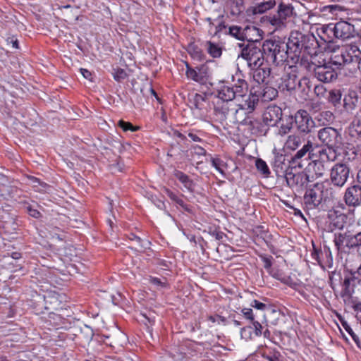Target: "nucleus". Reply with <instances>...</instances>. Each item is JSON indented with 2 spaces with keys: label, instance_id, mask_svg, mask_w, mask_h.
Segmentation results:
<instances>
[{
  "label": "nucleus",
  "instance_id": "nucleus-1",
  "mask_svg": "<svg viewBox=\"0 0 361 361\" xmlns=\"http://www.w3.org/2000/svg\"><path fill=\"white\" fill-rule=\"evenodd\" d=\"M334 243L340 255H349L361 248V231L353 233L349 230L334 233Z\"/></svg>",
  "mask_w": 361,
  "mask_h": 361
},
{
  "label": "nucleus",
  "instance_id": "nucleus-2",
  "mask_svg": "<svg viewBox=\"0 0 361 361\" xmlns=\"http://www.w3.org/2000/svg\"><path fill=\"white\" fill-rule=\"evenodd\" d=\"M262 48L266 60L277 66L290 58L286 42L280 39L265 40L263 42Z\"/></svg>",
  "mask_w": 361,
  "mask_h": 361
},
{
  "label": "nucleus",
  "instance_id": "nucleus-3",
  "mask_svg": "<svg viewBox=\"0 0 361 361\" xmlns=\"http://www.w3.org/2000/svg\"><path fill=\"white\" fill-rule=\"evenodd\" d=\"M238 46L241 48L238 58L244 59L248 68H257L264 65L265 56L263 48H260L254 43H239Z\"/></svg>",
  "mask_w": 361,
  "mask_h": 361
},
{
  "label": "nucleus",
  "instance_id": "nucleus-4",
  "mask_svg": "<svg viewBox=\"0 0 361 361\" xmlns=\"http://www.w3.org/2000/svg\"><path fill=\"white\" fill-rule=\"evenodd\" d=\"M332 189L324 190V185L323 183H316L312 187L307 189L304 195V203L308 209H314L318 207L323 200L328 198L327 194Z\"/></svg>",
  "mask_w": 361,
  "mask_h": 361
},
{
  "label": "nucleus",
  "instance_id": "nucleus-5",
  "mask_svg": "<svg viewBox=\"0 0 361 361\" xmlns=\"http://www.w3.org/2000/svg\"><path fill=\"white\" fill-rule=\"evenodd\" d=\"M318 138L320 142L327 146V152L335 157L336 150L341 145V135L340 133L332 127H325L318 132Z\"/></svg>",
  "mask_w": 361,
  "mask_h": 361
},
{
  "label": "nucleus",
  "instance_id": "nucleus-6",
  "mask_svg": "<svg viewBox=\"0 0 361 361\" xmlns=\"http://www.w3.org/2000/svg\"><path fill=\"white\" fill-rule=\"evenodd\" d=\"M294 13V8L290 4L281 2L277 7V11L273 14L266 16L267 21L276 28H281L285 26L288 20H289Z\"/></svg>",
  "mask_w": 361,
  "mask_h": 361
},
{
  "label": "nucleus",
  "instance_id": "nucleus-7",
  "mask_svg": "<svg viewBox=\"0 0 361 361\" xmlns=\"http://www.w3.org/2000/svg\"><path fill=\"white\" fill-rule=\"evenodd\" d=\"M297 69V66H288V70L286 71L285 74L281 78V87L283 90L292 91L295 90L298 86L300 87L302 85H305L308 89L310 88L307 78H298Z\"/></svg>",
  "mask_w": 361,
  "mask_h": 361
},
{
  "label": "nucleus",
  "instance_id": "nucleus-8",
  "mask_svg": "<svg viewBox=\"0 0 361 361\" xmlns=\"http://www.w3.org/2000/svg\"><path fill=\"white\" fill-rule=\"evenodd\" d=\"M285 178L289 187L298 191L303 190L309 182L313 181L314 176L306 171L294 173L290 170L286 171Z\"/></svg>",
  "mask_w": 361,
  "mask_h": 361
},
{
  "label": "nucleus",
  "instance_id": "nucleus-9",
  "mask_svg": "<svg viewBox=\"0 0 361 361\" xmlns=\"http://www.w3.org/2000/svg\"><path fill=\"white\" fill-rule=\"evenodd\" d=\"M288 49L290 54V58L292 61H298V59L303 58V43L302 33L298 31L290 32L288 42H286Z\"/></svg>",
  "mask_w": 361,
  "mask_h": 361
},
{
  "label": "nucleus",
  "instance_id": "nucleus-10",
  "mask_svg": "<svg viewBox=\"0 0 361 361\" xmlns=\"http://www.w3.org/2000/svg\"><path fill=\"white\" fill-rule=\"evenodd\" d=\"M297 130L303 135H307L314 127V122L310 114L303 109L298 110L293 116Z\"/></svg>",
  "mask_w": 361,
  "mask_h": 361
},
{
  "label": "nucleus",
  "instance_id": "nucleus-11",
  "mask_svg": "<svg viewBox=\"0 0 361 361\" xmlns=\"http://www.w3.org/2000/svg\"><path fill=\"white\" fill-rule=\"evenodd\" d=\"M350 169L345 164H336L330 171L331 183L336 187L342 188L347 182Z\"/></svg>",
  "mask_w": 361,
  "mask_h": 361
},
{
  "label": "nucleus",
  "instance_id": "nucleus-12",
  "mask_svg": "<svg viewBox=\"0 0 361 361\" xmlns=\"http://www.w3.org/2000/svg\"><path fill=\"white\" fill-rule=\"evenodd\" d=\"M335 157L328 154L326 149L320 151V160H316L308 164L306 172L314 176V180L322 177L326 171L324 160H333Z\"/></svg>",
  "mask_w": 361,
  "mask_h": 361
},
{
  "label": "nucleus",
  "instance_id": "nucleus-13",
  "mask_svg": "<svg viewBox=\"0 0 361 361\" xmlns=\"http://www.w3.org/2000/svg\"><path fill=\"white\" fill-rule=\"evenodd\" d=\"M259 97L256 94H247L245 97H240L239 100H235V110L240 111V116H245L247 114L253 112L258 104Z\"/></svg>",
  "mask_w": 361,
  "mask_h": 361
},
{
  "label": "nucleus",
  "instance_id": "nucleus-14",
  "mask_svg": "<svg viewBox=\"0 0 361 361\" xmlns=\"http://www.w3.org/2000/svg\"><path fill=\"white\" fill-rule=\"evenodd\" d=\"M234 122L247 126L252 134H258L262 131L261 130L262 124L259 120L249 116H240L238 110H235L234 113Z\"/></svg>",
  "mask_w": 361,
  "mask_h": 361
},
{
  "label": "nucleus",
  "instance_id": "nucleus-15",
  "mask_svg": "<svg viewBox=\"0 0 361 361\" xmlns=\"http://www.w3.org/2000/svg\"><path fill=\"white\" fill-rule=\"evenodd\" d=\"M219 32H223L238 40L244 41V26L237 25H228L220 23L215 27L214 34L217 35Z\"/></svg>",
  "mask_w": 361,
  "mask_h": 361
},
{
  "label": "nucleus",
  "instance_id": "nucleus-16",
  "mask_svg": "<svg viewBox=\"0 0 361 361\" xmlns=\"http://www.w3.org/2000/svg\"><path fill=\"white\" fill-rule=\"evenodd\" d=\"M334 28L336 39L342 41L349 39L355 35L354 25L347 21L341 20L334 23Z\"/></svg>",
  "mask_w": 361,
  "mask_h": 361
},
{
  "label": "nucleus",
  "instance_id": "nucleus-17",
  "mask_svg": "<svg viewBox=\"0 0 361 361\" xmlns=\"http://www.w3.org/2000/svg\"><path fill=\"white\" fill-rule=\"evenodd\" d=\"M344 201L348 207H356L361 204V186L354 185L348 187L344 194Z\"/></svg>",
  "mask_w": 361,
  "mask_h": 361
},
{
  "label": "nucleus",
  "instance_id": "nucleus-18",
  "mask_svg": "<svg viewBox=\"0 0 361 361\" xmlns=\"http://www.w3.org/2000/svg\"><path fill=\"white\" fill-rule=\"evenodd\" d=\"M314 73L315 77L322 82H330L336 80L337 78V73L334 69L327 65L317 66L314 68Z\"/></svg>",
  "mask_w": 361,
  "mask_h": 361
},
{
  "label": "nucleus",
  "instance_id": "nucleus-19",
  "mask_svg": "<svg viewBox=\"0 0 361 361\" xmlns=\"http://www.w3.org/2000/svg\"><path fill=\"white\" fill-rule=\"evenodd\" d=\"M282 110L278 106H269L263 114V121L269 126H275L281 120Z\"/></svg>",
  "mask_w": 361,
  "mask_h": 361
},
{
  "label": "nucleus",
  "instance_id": "nucleus-20",
  "mask_svg": "<svg viewBox=\"0 0 361 361\" xmlns=\"http://www.w3.org/2000/svg\"><path fill=\"white\" fill-rule=\"evenodd\" d=\"M312 151H313V142L312 140H307L302 147L291 158L290 162L295 164V166H297L299 168H302V159L306 160L310 157L309 155Z\"/></svg>",
  "mask_w": 361,
  "mask_h": 361
},
{
  "label": "nucleus",
  "instance_id": "nucleus-21",
  "mask_svg": "<svg viewBox=\"0 0 361 361\" xmlns=\"http://www.w3.org/2000/svg\"><path fill=\"white\" fill-rule=\"evenodd\" d=\"M330 220L327 231L332 232L335 229L342 230L346 224V216L344 214H338L336 211H330L328 214Z\"/></svg>",
  "mask_w": 361,
  "mask_h": 361
},
{
  "label": "nucleus",
  "instance_id": "nucleus-22",
  "mask_svg": "<svg viewBox=\"0 0 361 361\" xmlns=\"http://www.w3.org/2000/svg\"><path fill=\"white\" fill-rule=\"evenodd\" d=\"M276 6V0H264L250 6L247 12L249 15H261L271 10Z\"/></svg>",
  "mask_w": 361,
  "mask_h": 361
},
{
  "label": "nucleus",
  "instance_id": "nucleus-23",
  "mask_svg": "<svg viewBox=\"0 0 361 361\" xmlns=\"http://www.w3.org/2000/svg\"><path fill=\"white\" fill-rule=\"evenodd\" d=\"M235 109V102H231L218 100L214 106L215 114L219 115L221 119H226L230 114L234 116Z\"/></svg>",
  "mask_w": 361,
  "mask_h": 361
},
{
  "label": "nucleus",
  "instance_id": "nucleus-24",
  "mask_svg": "<svg viewBox=\"0 0 361 361\" xmlns=\"http://www.w3.org/2000/svg\"><path fill=\"white\" fill-rule=\"evenodd\" d=\"M303 57L306 55H314L317 53L319 43L312 34L302 33Z\"/></svg>",
  "mask_w": 361,
  "mask_h": 361
},
{
  "label": "nucleus",
  "instance_id": "nucleus-25",
  "mask_svg": "<svg viewBox=\"0 0 361 361\" xmlns=\"http://www.w3.org/2000/svg\"><path fill=\"white\" fill-rule=\"evenodd\" d=\"M334 28V23H329L323 25L319 28H317V32L319 38L325 43L335 42L336 31Z\"/></svg>",
  "mask_w": 361,
  "mask_h": 361
},
{
  "label": "nucleus",
  "instance_id": "nucleus-26",
  "mask_svg": "<svg viewBox=\"0 0 361 361\" xmlns=\"http://www.w3.org/2000/svg\"><path fill=\"white\" fill-rule=\"evenodd\" d=\"M217 98L220 101L235 102L236 98L231 86L226 85L224 82H220L217 88Z\"/></svg>",
  "mask_w": 361,
  "mask_h": 361
},
{
  "label": "nucleus",
  "instance_id": "nucleus-27",
  "mask_svg": "<svg viewBox=\"0 0 361 361\" xmlns=\"http://www.w3.org/2000/svg\"><path fill=\"white\" fill-rule=\"evenodd\" d=\"M263 31L252 25H244V41L250 43L258 42L262 39Z\"/></svg>",
  "mask_w": 361,
  "mask_h": 361
},
{
  "label": "nucleus",
  "instance_id": "nucleus-28",
  "mask_svg": "<svg viewBox=\"0 0 361 361\" xmlns=\"http://www.w3.org/2000/svg\"><path fill=\"white\" fill-rule=\"evenodd\" d=\"M343 49L345 53L347 59H350L348 60L349 63L350 64H357L359 61L361 59V50L356 45L353 44L348 45Z\"/></svg>",
  "mask_w": 361,
  "mask_h": 361
},
{
  "label": "nucleus",
  "instance_id": "nucleus-29",
  "mask_svg": "<svg viewBox=\"0 0 361 361\" xmlns=\"http://www.w3.org/2000/svg\"><path fill=\"white\" fill-rule=\"evenodd\" d=\"M235 92L236 100H239L240 97H245L248 92V84L244 79H238L235 84L231 86Z\"/></svg>",
  "mask_w": 361,
  "mask_h": 361
},
{
  "label": "nucleus",
  "instance_id": "nucleus-30",
  "mask_svg": "<svg viewBox=\"0 0 361 361\" xmlns=\"http://www.w3.org/2000/svg\"><path fill=\"white\" fill-rule=\"evenodd\" d=\"M254 71L253 78L257 83L266 82L271 74V68L269 67L259 66L257 68H252Z\"/></svg>",
  "mask_w": 361,
  "mask_h": 361
},
{
  "label": "nucleus",
  "instance_id": "nucleus-31",
  "mask_svg": "<svg viewBox=\"0 0 361 361\" xmlns=\"http://www.w3.org/2000/svg\"><path fill=\"white\" fill-rule=\"evenodd\" d=\"M330 60L332 64L338 66H344L350 64L348 61L350 59H347L343 49H341L338 51H334L331 55Z\"/></svg>",
  "mask_w": 361,
  "mask_h": 361
},
{
  "label": "nucleus",
  "instance_id": "nucleus-32",
  "mask_svg": "<svg viewBox=\"0 0 361 361\" xmlns=\"http://www.w3.org/2000/svg\"><path fill=\"white\" fill-rule=\"evenodd\" d=\"M174 176L184 185L187 190L190 192L193 191L195 183L187 174L180 171L176 170L174 171Z\"/></svg>",
  "mask_w": 361,
  "mask_h": 361
},
{
  "label": "nucleus",
  "instance_id": "nucleus-33",
  "mask_svg": "<svg viewBox=\"0 0 361 361\" xmlns=\"http://www.w3.org/2000/svg\"><path fill=\"white\" fill-rule=\"evenodd\" d=\"M355 272H351V276L345 277L343 283V290L341 292V297L350 298L353 293V288H351V283L356 279Z\"/></svg>",
  "mask_w": 361,
  "mask_h": 361
},
{
  "label": "nucleus",
  "instance_id": "nucleus-34",
  "mask_svg": "<svg viewBox=\"0 0 361 361\" xmlns=\"http://www.w3.org/2000/svg\"><path fill=\"white\" fill-rule=\"evenodd\" d=\"M302 142V138L300 135L292 134L288 136L285 142V146L288 149L295 150Z\"/></svg>",
  "mask_w": 361,
  "mask_h": 361
},
{
  "label": "nucleus",
  "instance_id": "nucleus-35",
  "mask_svg": "<svg viewBox=\"0 0 361 361\" xmlns=\"http://www.w3.org/2000/svg\"><path fill=\"white\" fill-rule=\"evenodd\" d=\"M27 179L30 181V184L35 188V190L39 192H47L50 186L44 182L40 181V180L36 177L28 176Z\"/></svg>",
  "mask_w": 361,
  "mask_h": 361
},
{
  "label": "nucleus",
  "instance_id": "nucleus-36",
  "mask_svg": "<svg viewBox=\"0 0 361 361\" xmlns=\"http://www.w3.org/2000/svg\"><path fill=\"white\" fill-rule=\"evenodd\" d=\"M187 78L195 82H203L204 81V75L200 70L192 68L187 65L186 71Z\"/></svg>",
  "mask_w": 361,
  "mask_h": 361
},
{
  "label": "nucleus",
  "instance_id": "nucleus-37",
  "mask_svg": "<svg viewBox=\"0 0 361 361\" xmlns=\"http://www.w3.org/2000/svg\"><path fill=\"white\" fill-rule=\"evenodd\" d=\"M277 95V90L270 86H266L261 93V97L264 102L271 101L272 99H275Z\"/></svg>",
  "mask_w": 361,
  "mask_h": 361
},
{
  "label": "nucleus",
  "instance_id": "nucleus-38",
  "mask_svg": "<svg viewBox=\"0 0 361 361\" xmlns=\"http://www.w3.org/2000/svg\"><path fill=\"white\" fill-rule=\"evenodd\" d=\"M130 240L135 242V250L142 252L146 249L149 248L150 242L147 240H142L140 237L134 234H131Z\"/></svg>",
  "mask_w": 361,
  "mask_h": 361
},
{
  "label": "nucleus",
  "instance_id": "nucleus-39",
  "mask_svg": "<svg viewBox=\"0 0 361 361\" xmlns=\"http://www.w3.org/2000/svg\"><path fill=\"white\" fill-rule=\"evenodd\" d=\"M210 161L213 167L216 169L221 174L225 175V169L227 167V164L221 159L218 157H211Z\"/></svg>",
  "mask_w": 361,
  "mask_h": 361
},
{
  "label": "nucleus",
  "instance_id": "nucleus-40",
  "mask_svg": "<svg viewBox=\"0 0 361 361\" xmlns=\"http://www.w3.org/2000/svg\"><path fill=\"white\" fill-rule=\"evenodd\" d=\"M231 6V13L237 15L240 13L244 8L245 0H228Z\"/></svg>",
  "mask_w": 361,
  "mask_h": 361
},
{
  "label": "nucleus",
  "instance_id": "nucleus-41",
  "mask_svg": "<svg viewBox=\"0 0 361 361\" xmlns=\"http://www.w3.org/2000/svg\"><path fill=\"white\" fill-rule=\"evenodd\" d=\"M255 166L257 171L264 177H268L270 175V171L267 163L262 159L257 158L255 160Z\"/></svg>",
  "mask_w": 361,
  "mask_h": 361
},
{
  "label": "nucleus",
  "instance_id": "nucleus-42",
  "mask_svg": "<svg viewBox=\"0 0 361 361\" xmlns=\"http://www.w3.org/2000/svg\"><path fill=\"white\" fill-rule=\"evenodd\" d=\"M207 49L208 53L214 58L219 57L221 55V49L211 42H207Z\"/></svg>",
  "mask_w": 361,
  "mask_h": 361
},
{
  "label": "nucleus",
  "instance_id": "nucleus-43",
  "mask_svg": "<svg viewBox=\"0 0 361 361\" xmlns=\"http://www.w3.org/2000/svg\"><path fill=\"white\" fill-rule=\"evenodd\" d=\"M349 134L352 137L361 135V122L359 120L353 121L349 126Z\"/></svg>",
  "mask_w": 361,
  "mask_h": 361
},
{
  "label": "nucleus",
  "instance_id": "nucleus-44",
  "mask_svg": "<svg viewBox=\"0 0 361 361\" xmlns=\"http://www.w3.org/2000/svg\"><path fill=\"white\" fill-rule=\"evenodd\" d=\"M341 99V93L339 90H332L329 92L328 99L329 102L336 106L340 103Z\"/></svg>",
  "mask_w": 361,
  "mask_h": 361
},
{
  "label": "nucleus",
  "instance_id": "nucleus-45",
  "mask_svg": "<svg viewBox=\"0 0 361 361\" xmlns=\"http://www.w3.org/2000/svg\"><path fill=\"white\" fill-rule=\"evenodd\" d=\"M126 342V335L122 332L118 333L114 337L113 341L110 343V345L115 346H123Z\"/></svg>",
  "mask_w": 361,
  "mask_h": 361
},
{
  "label": "nucleus",
  "instance_id": "nucleus-46",
  "mask_svg": "<svg viewBox=\"0 0 361 361\" xmlns=\"http://www.w3.org/2000/svg\"><path fill=\"white\" fill-rule=\"evenodd\" d=\"M356 104L354 99L350 97H345L343 99V108L348 112H351L355 109Z\"/></svg>",
  "mask_w": 361,
  "mask_h": 361
},
{
  "label": "nucleus",
  "instance_id": "nucleus-47",
  "mask_svg": "<svg viewBox=\"0 0 361 361\" xmlns=\"http://www.w3.org/2000/svg\"><path fill=\"white\" fill-rule=\"evenodd\" d=\"M165 192H166V194L169 197V198L172 201H173L174 202H176L180 207H182L183 208L186 207V204H185L184 201L180 197H179L177 195H176L175 193H173L172 191H171L169 189H165Z\"/></svg>",
  "mask_w": 361,
  "mask_h": 361
},
{
  "label": "nucleus",
  "instance_id": "nucleus-48",
  "mask_svg": "<svg viewBox=\"0 0 361 361\" xmlns=\"http://www.w3.org/2000/svg\"><path fill=\"white\" fill-rule=\"evenodd\" d=\"M118 125L125 132L128 130L131 132H135L140 129L139 126H134L131 123L126 122L123 120L119 121Z\"/></svg>",
  "mask_w": 361,
  "mask_h": 361
},
{
  "label": "nucleus",
  "instance_id": "nucleus-49",
  "mask_svg": "<svg viewBox=\"0 0 361 361\" xmlns=\"http://www.w3.org/2000/svg\"><path fill=\"white\" fill-rule=\"evenodd\" d=\"M285 160V157L283 154H277L274 158V166L276 168V172H279L278 169H280L283 171V166L284 164L283 161Z\"/></svg>",
  "mask_w": 361,
  "mask_h": 361
},
{
  "label": "nucleus",
  "instance_id": "nucleus-50",
  "mask_svg": "<svg viewBox=\"0 0 361 361\" xmlns=\"http://www.w3.org/2000/svg\"><path fill=\"white\" fill-rule=\"evenodd\" d=\"M240 336L241 338L245 339L246 341L252 339V326H247L243 327L240 329Z\"/></svg>",
  "mask_w": 361,
  "mask_h": 361
},
{
  "label": "nucleus",
  "instance_id": "nucleus-51",
  "mask_svg": "<svg viewBox=\"0 0 361 361\" xmlns=\"http://www.w3.org/2000/svg\"><path fill=\"white\" fill-rule=\"evenodd\" d=\"M293 126L292 122H290L286 124H281L280 128H279L278 135L281 136H284L288 134L292 130Z\"/></svg>",
  "mask_w": 361,
  "mask_h": 361
},
{
  "label": "nucleus",
  "instance_id": "nucleus-52",
  "mask_svg": "<svg viewBox=\"0 0 361 361\" xmlns=\"http://www.w3.org/2000/svg\"><path fill=\"white\" fill-rule=\"evenodd\" d=\"M126 72L121 68L116 69L114 73V78L118 82L123 80L125 78H126Z\"/></svg>",
  "mask_w": 361,
  "mask_h": 361
},
{
  "label": "nucleus",
  "instance_id": "nucleus-53",
  "mask_svg": "<svg viewBox=\"0 0 361 361\" xmlns=\"http://www.w3.org/2000/svg\"><path fill=\"white\" fill-rule=\"evenodd\" d=\"M252 330H254L255 334L257 336H261L262 334V331L264 329V327L257 321H253L252 322Z\"/></svg>",
  "mask_w": 361,
  "mask_h": 361
},
{
  "label": "nucleus",
  "instance_id": "nucleus-54",
  "mask_svg": "<svg viewBox=\"0 0 361 361\" xmlns=\"http://www.w3.org/2000/svg\"><path fill=\"white\" fill-rule=\"evenodd\" d=\"M259 257L264 263V269L267 270H269L272 265V263H271L272 257L271 256L268 257L266 255H260Z\"/></svg>",
  "mask_w": 361,
  "mask_h": 361
},
{
  "label": "nucleus",
  "instance_id": "nucleus-55",
  "mask_svg": "<svg viewBox=\"0 0 361 361\" xmlns=\"http://www.w3.org/2000/svg\"><path fill=\"white\" fill-rule=\"evenodd\" d=\"M149 281H150L151 283H152L153 285H154L159 288H162L166 287V279H164V281H162L159 278L152 277L150 279Z\"/></svg>",
  "mask_w": 361,
  "mask_h": 361
},
{
  "label": "nucleus",
  "instance_id": "nucleus-56",
  "mask_svg": "<svg viewBox=\"0 0 361 361\" xmlns=\"http://www.w3.org/2000/svg\"><path fill=\"white\" fill-rule=\"evenodd\" d=\"M314 92L318 97H324L326 90L323 85H317L314 87Z\"/></svg>",
  "mask_w": 361,
  "mask_h": 361
},
{
  "label": "nucleus",
  "instance_id": "nucleus-57",
  "mask_svg": "<svg viewBox=\"0 0 361 361\" xmlns=\"http://www.w3.org/2000/svg\"><path fill=\"white\" fill-rule=\"evenodd\" d=\"M243 316L245 317V319H248V320H250L252 322L254 320V315H253V312H252V310L250 309V308H243L242 310H241Z\"/></svg>",
  "mask_w": 361,
  "mask_h": 361
},
{
  "label": "nucleus",
  "instance_id": "nucleus-58",
  "mask_svg": "<svg viewBox=\"0 0 361 361\" xmlns=\"http://www.w3.org/2000/svg\"><path fill=\"white\" fill-rule=\"evenodd\" d=\"M192 153L196 155L205 156L207 154L206 150L203 147H202L199 145H196L192 146Z\"/></svg>",
  "mask_w": 361,
  "mask_h": 361
},
{
  "label": "nucleus",
  "instance_id": "nucleus-59",
  "mask_svg": "<svg viewBox=\"0 0 361 361\" xmlns=\"http://www.w3.org/2000/svg\"><path fill=\"white\" fill-rule=\"evenodd\" d=\"M190 53L192 54V56L194 58L197 59L199 60L202 59V51L197 47H190Z\"/></svg>",
  "mask_w": 361,
  "mask_h": 361
},
{
  "label": "nucleus",
  "instance_id": "nucleus-60",
  "mask_svg": "<svg viewBox=\"0 0 361 361\" xmlns=\"http://www.w3.org/2000/svg\"><path fill=\"white\" fill-rule=\"evenodd\" d=\"M118 361H138V357L136 355L130 353L119 357Z\"/></svg>",
  "mask_w": 361,
  "mask_h": 361
},
{
  "label": "nucleus",
  "instance_id": "nucleus-61",
  "mask_svg": "<svg viewBox=\"0 0 361 361\" xmlns=\"http://www.w3.org/2000/svg\"><path fill=\"white\" fill-rule=\"evenodd\" d=\"M250 306L260 310H265L267 307L264 303L261 302L257 300H252V302L250 303Z\"/></svg>",
  "mask_w": 361,
  "mask_h": 361
},
{
  "label": "nucleus",
  "instance_id": "nucleus-62",
  "mask_svg": "<svg viewBox=\"0 0 361 361\" xmlns=\"http://www.w3.org/2000/svg\"><path fill=\"white\" fill-rule=\"evenodd\" d=\"M322 253V251L319 249H317L313 245V251L311 254L312 258L317 261L319 264H321V261L319 259V255Z\"/></svg>",
  "mask_w": 361,
  "mask_h": 361
},
{
  "label": "nucleus",
  "instance_id": "nucleus-63",
  "mask_svg": "<svg viewBox=\"0 0 361 361\" xmlns=\"http://www.w3.org/2000/svg\"><path fill=\"white\" fill-rule=\"evenodd\" d=\"M12 226L13 229H16L17 224L13 221V219H11L9 221H4L3 222V228L6 230L7 232H9V226Z\"/></svg>",
  "mask_w": 361,
  "mask_h": 361
},
{
  "label": "nucleus",
  "instance_id": "nucleus-64",
  "mask_svg": "<svg viewBox=\"0 0 361 361\" xmlns=\"http://www.w3.org/2000/svg\"><path fill=\"white\" fill-rule=\"evenodd\" d=\"M27 210L28 214L34 218H39L41 216V214L38 210L32 208L30 206L27 207Z\"/></svg>",
  "mask_w": 361,
  "mask_h": 361
}]
</instances>
